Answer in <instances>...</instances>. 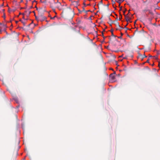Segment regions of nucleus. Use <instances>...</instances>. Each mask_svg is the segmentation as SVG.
Here are the masks:
<instances>
[{
	"label": "nucleus",
	"mask_w": 160,
	"mask_h": 160,
	"mask_svg": "<svg viewBox=\"0 0 160 160\" xmlns=\"http://www.w3.org/2000/svg\"><path fill=\"white\" fill-rule=\"evenodd\" d=\"M110 77L112 80H114L115 79V77L113 74H112L110 75Z\"/></svg>",
	"instance_id": "f257e3e1"
},
{
	"label": "nucleus",
	"mask_w": 160,
	"mask_h": 160,
	"mask_svg": "<svg viewBox=\"0 0 160 160\" xmlns=\"http://www.w3.org/2000/svg\"><path fill=\"white\" fill-rule=\"evenodd\" d=\"M20 21L24 25H25V22L23 21L22 20H20Z\"/></svg>",
	"instance_id": "f03ea898"
},
{
	"label": "nucleus",
	"mask_w": 160,
	"mask_h": 160,
	"mask_svg": "<svg viewBox=\"0 0 160 160\" xmlns=\"http://www.w3.org/2000/svg\"><path fill=\"white\" fill-rule=\"evenodd\" d=\"M117 0V2H123V0Z\"/></svg>",
	"instance_id": "7ed1b4c3"
},
{
	"label": "nucleus",
	"mask_w": 160,
	"mask_h": 160,
	"mask_svg": "<svg viewBox=\"0 0 160 160\" xmlns=\"http://www.w3.org/2000/svg\"><path fill=\"white\" fill-rule=\"evenodd\" d=\"M144 55V57H147V56H146L145 54Z\"/></svg>",
	"instance_id": "20e7f679"
},
{
	"label": "nucleus",
	"mask_w": 160,
	"mask_h": 160,
	"mask_svg": "<svg viewBox=\"0 0 160 160\" xmlns=\"http://www.w3.org/2000/svg\"><path fill=\"white\" fill-rule=\"evenodd\" d=\"M16 23H18V21H16Z\"/></svg>",
	"instance_id": "39448f33"
},
{
	"label": "nucleus",
	"mask_w": 160,
	"mask_h": 160,
	"mask_svg": "<svg viewBox=\"0 0 160 160\" xmlns=\"http://www.w3.org/2000/svg\"><path fill=\"white\" fill-rule=\"evenodd\" d=\"M2 32V31L1 30H0V32Z\"/></svg>",
	"instance_id": "423d86ee"
},
{
	"label": "nucleus",
	"mask_w": 160,
	"mask_h": 160,
	"mask_svg": "<svg viewBox=\"0 0 160 160\" xmlns=\"http://www.w3.org/2000/svg\"><path fill=\"white\" fill-rule=\"evenodd\" d=\"M23 18L24 19V17H23Z\"/></svg>",
	"instance_id": "0eeeda50"
}]
</instances>
